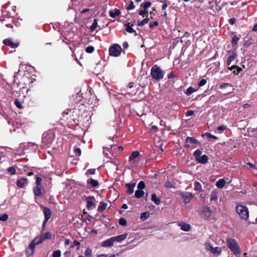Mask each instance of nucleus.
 <instances>
[{
  "mask_svg": "<svg viewBox=\"0 0 257 257\" xmlns=\"http://www.w3.org/2000/svg\"><path fill=\"white\" fill-rule=\"evenodd\" d=\"M126 31L130 33H133L135 32V31L134 30L132 27L129 25H126Z\"/></svg>",
  "mask_w": 257,
  "mask_h": 257,
  "instance_id": "09e8293b",
  "label": "nucleus"
},
{
  "mask_svg": "<svg viewBox=\"0 0 257 257\" xmlns=\"http://www.w3.org/2000/svg\"><path fill=\"white\" fill-rule=\"evenodd\" d=\"M109 14L110 17L114 18L120 14V11L119 10H115L114 12L110 11Z\"/></svg>",
  "mask_w": 257,
  "mask_h": 257,
  "instance_id": "5701e85b",
  "label": "nucleus"
},
{
  "mask_svg": "<svg viewBox=\"0 0 257 257\" xmlns=\"http://www.w3.org/2000/svg\"><path fill=\"white\" fill-rule=\"evenodd\" d=\"M87 182L94 187H96L98 185V182L93 179H88Z\"/></svg>",
  "mask_w": 257,
  "mask_h": 257,
  "instance_id": "bb28decb",
  "label": "nucleus"
},
{
  "mask_svg": "<svg viewBox=\"0 0 257 257\" xmlns=\"http://www.w3.org/2000/svg\"><path fill=\"white\" fill-rule=\"evenodd\" d=\"M228 68L231 70L234 68H236V72L235 71H233L234 74H238L242 70V69L240 67H239L236 65L232 66L231 67Z\"/></svg>",
  "mask_w": 257,
  "mask_h": 257,
  "instance_id": "2f4dec72",
  "label": "nucleus"
},
{
  "mask_svg": "<svg viewBox=\"0 0 257 257\" xmlns=\"http://www.w3.org/2000/svg\"><path fill=\"white\" fill-rule=\"evenodd\" d=\"M139 155L140 153L138 151L133 152L129 157V162L131 163H134L135 162V159L137 158Z\"/></svg>",
  "mask_w": 257,
  "mask_h": 257,
  "instance_id": "dca6fc26",
  "label": "nucleus"
},
{
  "mask_svg": "<svg viewBox=\"0 0 257 257\" xmlns=\"http://www.w3.org/2000/svg\"><path fill=\"white\" fill-rule=\"evenodd\" d=\"M159 25V23L157 21H155L153 23V24L150 23L149 24V26L151 28H153L155 26H157Z\"/></svg>",
  "mask_w": 257,
  "mask_h": 257,
  "instance_id": "680f3d73",
  "label": "nucleus"
},
{
  "mask_svg": "<svg viewBox=\"0 0 257 257\" xmlns=\"http://www.w3.org/2000/svg\"><path fill=\"white\" fill-rule=\"evenodd\" d=\"M204 245L205 246L206 249H207V250H209L210 251L211 250V248L213 247L208 242H206L205 243Z\"/></svg>",
  "mask_w": 257,
  "mask_h": 257,
  "instance_id": "052dcab7",
  "label": "nucleus"
},
{
  "mask_svg": "<svg viewBox=\"0 0 257 257\" xmlns=\"http://www.w3.org/2000/svg\"><path fill=\"white\" fill-rule=\"evenodd\" d=\"M152 4L150 2H147L141 5V7H143L144 9H147L151 6Z\"/></svg>",
  "mask_w": 257,
  "mask_h": 257,
  "instance_id": "58836bf2",
  "label": "nucleus"
},
{
  "mask_svg": "<svg viewBox=\"0 0 257 257\" xmlns=\"http://www.w3.org/2000/svg\"><path fill=\"white\" fill-rule=\"evenodd\" d=\"M43 212L45 215V219L43 222V226H44L46 222L51 218L52 213L50 209L46 207H44Z\"/></svg>",
  "mask_w": 257,
  "mask_h": 257,
  "instance_id": "423d86ee",
  "label": "nucleus"
},
{
  "mask_svg": "<svg viewBox=\"0 0 257 257\" xmlns=\"http://www.w3.org/2000/svg\"><path fill=\"white\" fill-rule=\"evenodd\" d=\"M205 135L208 137V138H211V139H217V137L214 136V135H212V134L209 133H206L205 134Z\"/></svg>",
  "mask_w": 257,
  "mask_h": 257,
  "instance_id": "4d7b16f0",
  "label": "nucleus"
},
{
  "mask_svg": "<svg viewBox=\"0 0 257 257\" xmlns=\"http://www.w3.org/2000/svg\"><path fill=\"white\" fill-rule=\"evenodd\" d=\"M230 86H231V85L230 84L227 83H224L220 85L219 88L223 89V88H227L228 87H230Z\"/></svg>",
  "mask_w": 257,
  "mask_h": 257,
  "instance_id": "603ef678",
  "label": "nucleus"
},
{
  "mask_svg": "<svg viewBox=\"0 0 257 257\" xmlns=\"http://www.w3.org/2000/svg\"><path fill=\"white\" fill-rule=\"evenodd\" d=\"M74 152L76 156H80L81 155V150L79 148H76L74 149Z\"/></svg>",
  "mask_w": 257,
  "mask_h": 257,
  "instance_id": "6e6d98bb",
  "label": "nucleus"
},
{
  "mask_svg": "<svg viewBox=\"0 0 257 257\" xmlns=\"http://www.w3.org/2000/svg\"><path fill=\"white\" fill-rule=\"evenodd\" d=\"M149 22V19L148 18H145L144 20L142 21H138L137 22V25L139 26H144L145 24H147Z\"/></svg>",
  "mask_w": 257,
  "mask_h": 257,
  "instance_id": "7c9ffc66",
  "label": "nucleus"
},
{
  "mask_svg": "<svg viewBox=\"0 0 257 257\" xmlns=\"http://www.w3.org/2000/svg\"><path fill=\"white\" fill-rule=\"evenodd\" d=\"M207 81L205 79H201L199 82V86L201 87L206 84Z\"/></svg>",
  "mask_w": 257,
  "mask_h": 257,
  "instance_id": "864d4df0",
  "label": "nucleus"
},
{
  "mask_svg": "<svg viewBox=\"0 0 257 257\" xmlns=\"http://www.w3.org/2000/svg\"><path fill=\"white\" fill-rule=\"evenodd\" d=\"M148 11L146 9H144V10H141L139 12V14L141 16H144V15L148 14Z\"/></svg>",
  "mask_w": 257,
  "mask_h": 257,
  "instance_id": "13d9d810",
  "label": "nucleus"
},
{
  "mask_svg": "<svg viewBox=\"0 0 257 257\" xmlns=\"http://www.w3.org/2000/svg\"><path fill=\"white\" fill-rule=\"evenodd\" d=\"M149 217V214L148 212H143L141 214V218L143 220H146Z\"/></svg>",
  "mask_w": 257,
  "mask_h": 257,
  "instance_id": "ea45409f",
  "label": "nucleus"
},
{
  "mask_svg": "<svg viewBox=\"0 0 257 257\" xmlns=\"http://www.w3.org/2000/svg\"><path fill=\"white\" fill-rule=\"evenodd\" d=\"M208 160V156L205 155H204L200 157V158L197 160V161L201 164H205L207 162Z\"/></svg>",
  "mask_w": 257,
  "mask_h": 257,
  "instance_id": "aec40b11",
  "label": "nucleus"
},
{
  "mask_svg": "<svg viewBox=\"0 0 257 257\" xmlns=\"http://www.w3.org/2000/svg\"><path fill=\"white\" fill-rule=\"evenodd\" d=\"M61 251L60 250H56L53 252V257H60Z\"/></svg>",
  "mask_w": 257,
  "mask_h": 257,
  "instance_id": "49530a36",
  "label": "nucleus"
},
{
  "mask_svg": "<svg viewBox=\"0 0 257 257\" xmlns=\"http://www.w3.org/2000/svg\"><path fill=\"white\" fill-rule=\"evenodd\" d=\"M144 194L145 193L144 191L138 189L136 191L135 196L137 198H140L143 197L144 195Z\"/></svg>",
  "mask_w": 257,
  "mask_h": 257,
  "instance_id": "a878e982",
  "label": "nucleus"
},
{
  "mask_svg": "<svg viewBox=\"0 0 257 257\" xmlns=\"http://www.w3.org/2000/svg\"><path fill=\"white\" fill-rule=\"evenodd\" d=\"M125 185L127 187V193L128 194H133L134 192V189L136 186V183H128Z\"/></svg>",
  "mask_w": 257,
  "mask_h": 257,
  "instance_id": "2eb2a0df",
  "label": "nucleus"
},
{
  "mask_svg": "<svg viewBox=\"0 0 257 257\" xmlns=\"http://www.w3.org/2000/svg\"><path fill=\"white\" fill-rule=\"evenodd\" d=\"M194 114V111L193 110H189L186 113V116H189L192 115Z\"/></svg>",
  "mask_w": 257,
  "mask_h": 257,
  "instance_id": "69168bd1",
  "label": "nucleus"
},
{
  "mask_svg": "<svg viewBox=\"0 0 257 257\" xmlns=\"http://www.w3.org/2000/svg\"><path fill=\"white\" fill-rule=\"evenodd\" d=\"M40 236L44 241L45 239L51 238V234L49 232H46L42 233Z\"/></svg>",
  "mask_w": 257,
  "mask_h": 257,
  "instance_id": "393cba45",
  "label": "nucleus"
},
{
  "mask_svg": "<svg viewBox=\"0 0 257 257\" xmlns=\"http://www.w3.org/2000/svg\"><path fill=\"white\" fill-rule=\"evenodd\" d=\"M225 184V181L223 179H220L216 183V186L218 188H222Z\"/></svg>",
  "mask_w": 257,
  "mask_h": 257,
  "instance_id": "412c9836",
  "label": "nucleus"
},
{
  "mask_svg": "<svg viewBox=\"0 0 257 257\" xmlns=\"http://www.w3.org/2000/svg\"><path fill=\"white\" fill-rule=\"evenodd\" d=\"M85 255L86 257H92V251L90 247H87L85 251Z\"/></svg>",
  "mask_w": 257,
  "mask_h": 257,
  "instance_id": "c756f323",
  "label": "nucleus"
},
{
  "mask_svg": "<svg viewBox=\"0 0 257 257\" xmlns=\"http://www.w3.org/2000/svg\"><path fill=\"white\" fill-rule=\"evenodd\" d=\"M43 241V240L42 239V238L41 237V236L39 237H36L35 238L33 242L36 244V245H37L41 242H42Z\"/></svg>",
  "mask_w": 257,
  "mask_h": 257,
  "instance_id": "4c0bfd02",
  "label": "nucleus"
},
{
  "mask_svg": "<svg viewBox=\"0 0 257 257\" xmlns=\"http://www.w3.org/2000/svg\"><path fill=\"white\" fill-rule=\"evenodd\" d=\"M87 172L90 174H94L95 172V170L94 169H89Z\"/></svg>",
  "mask_w": 257,
  "mask_h": 257,
  "instance_id": "338daca9",
  "label": "nucleus"
},
{
  "mask_svg": "<svg viewBox=\"0 0 257 257\" xmlns=\"http://www.w3.org/2000/svg\"><path fill=\"white\" fill-rule=\"evenodd\" d=\"M97 27V20L95 19L90 26V30L91 32L94 31Z\"/></svg>",
  "mask_w": 257,
  "mask_h": 257,
  "instance_id": "c9c22d12",
  "label": "nucleus"
},
{
  "mask_svg": "<svg viewBox=\"0 0 257 257\" xmlns=\"http://www.w3.org/2000/svg\"><path fill=\"white\" fill-rule=\"evenodd\" d=\"M151 200L154 202L155 204L157 205L161 204L160 200L157 197V195L155 193L152 195Z\"/></svg>",
  "mask_w": 257,
  "mask_h": 257,
  "instance_id": "b1692460",
  "label": "nucleus"
},
{
  "mask_svg": "<svg viewBox=\"0 0 257 257\" xmlns=\"http://www.w3.org/2000/svg\"><path fill=\"white\" fill-rule=\"evenodd\" d=\"M121 50L122 49L119 45L114 44L109 48V54L111 56L117 57L120 55Z\"/></svg>",
  "mask_w": 257,
  "mask_h": 257,
  "instance_id": "20e7f679",
  "label": "nucleus"
},
{
  "mask_svg": "<svg viewBox=\"0 0 257 257\" xmlns=\"http://www.w3.org/2000/svg\"><path fill=\"white\" fill-rule=\"evenodd\" d=\"M218 199V191L216 190L211 192L210 195V201H216Z\"/></svg>",
  "mask_w": 257,
  "mask_h": 257,
  "instance_id": "a211bd4d",
  "label": "nucleus"
},
{
  "mask_svg": "<svg viewBox=\"0 0 257 257\" xmlns=\"http://www.w3.org/2000/svg\"><path fill=\"white\" fill-rule=\"evenodd\" d=\"M194 190L196 191L200 192L202 191L201 184L197 181H195L194 183Z\"/></svg>",
  "mask_w": 257,
  "mask_h": 257,
  "instance_id": "4be33fe9",
  "label": "nucleus"
},
{
  "mask_svg": "<svg viewBox=\"0 0 257 257\" xmlns=\"http://www.w3.org/2000/svg\"><path fill=\"white\" fill-rule=\"evenodd\" d=\"M186 141L187 143H190V144H198V141L190 137H187L186 139Z\"/></svg>",
  "mask_w": 257,
  "mask_h": 257,
  "instance_id": "cd10ccee",
  "label": "nucleus"
},
{
  "mask_svg": "<svg viewBox=\"0 0 257 257\" xmlns=\"http://www.w3.org/2000/svg\"><path fill=\"white\" fill-rule=\"evenodd\" d=\"M15 104H16V105L17 106V107L18 108H19L20 109L22 108L21 103L19 100H16V101L15 102Z\"/></svg>",
  "mask_w": 257,
  "mask_h": 257,
  "instance_id": "bf43d9fd",
  "label": "nucleus"
},
{
  "mask_svg": "<svg viewBox=\"0 0 257 257\" xmlns=\"http://www.w3.org/2000/svg\"><path fill=\"white\" fill-rule=\"evenodd\" d=\"M202 215L204 218H209L211 215V210L210 207L207 206H204L202 208Z\"/></svg>",
  "mask_w": 257,
  "mask_h": 257,
  "instance_id": "0eeeda50",
  "label": "nucleus"
},
{
  "mask_svg": "<svg viewBox=\"0 0 257 257\" xmlns=\"http://www.w3.org/2000/svg\"><path fill=\"white\" fill-rule=\"evenodd\" d=\"M28 180L27 178H22L17 180V185L20 188H23L28 184Z\"/></svg>",
  "mask_w": 257,
  "mask_h": 257,
  "instance_id": "9b49d317",
  "label": "nucleus"
},
{
  "mask_svg": "<svg viewBox=\"0 0 257 257\" xmlns=\"http://www.w3.org/2000/svg\"><path fill=\"white\" fill-rule=\"evenodd\" d=\"M107 204L106 203H101V205L98 208V211L102 212L107 207Z\"/></svg>",
  "mask_w": 257,
  "mask_h": 257,
  "instance_id": "473e14b6",
  "label": "nucleus"
},
{
  "mask_svg": "<svg viewBox=\"0 0 257 257\" xmlns=\"http://www.w3.org/2000/svg\"><path fill=\"white\" fill-rule=\"evenodd\" d=\"M239 38L236 36H234L232 37L231 43L232 44L233 47H234V46L237 45V42L239 41Z\"/></svg>",
  "mask_w": 257,
  "mask_h": 257,
  "instance_id": "f704fd0d",
  "label": "nucleus"
},
{
  "mask_svg": "<svg viewBox=\"0 0 257 257\" xmlns=\"http://www.w3.org/2000/svg\"><path fill=\"white\" fill-rule=\"evenodd\" d=\"M8 172L10 175H14L16 173V170L13 167H10L8 168Z\"/></svg>",
  "mask_w": 257,
  "mask_h": 257,
  "instance_id": "c03bdc74",
  "label": "nucleus"
},
{
  "mask_svg": "<svg viewBox=\"0 0 257 257\" xmlns=\"http://www.w3.org/2000/svg\"><path fill=\"white\" fill-rule=\"evenodd\" d=\"M182 197L183 198L185 204L188 203L191 199L193 197V195L189 192H182L181 194Z\"/></svg>",
  "mask_w": 257,
  "mask_h": 257,
  "instance_id": "1a4fd4ad",
  "label": "nucleus"
},
{
  "mask_svg": "<svg viewBox=\"0 0 257 257\" xmlns=\"http://www.w3.org/2000/svg\"><path fill=\"white\" fill-rule=\"evenodd\" d=\"M236 22V19L234 18H231L229 20V23L231 25H233Z\"/></svg>",
  "mask_w": 257,
  "mask_h": 257,
  "instance_id": "0e129e2a",
  "label": "nucleus"
},
{
  "mask_svg": "<svg viewBox=\"0 0 257 257\" xmlns=\"http://www.w3.org/2000/svg\"><path fill=\"white\" fill-rule=\"evenodd\" d=\"M179 226L181 227V229L185 231H188L191 229V226L189 224L183 223L179 224Z\"/></svg>",
  "mask_w": 257,
  "mask_h": 257,
  "instance_id": "f3484780",
  "label": "nucleus"
},
{
  "mask_svg": "<svg viewBox=\"0 0 257 257\" xmlns=\"http://www.w3.org/2000/svg\"><path fill=\"white\" fill-rule=\"evenodd\" d=\"M36 244L32 241L29 245V248L32 251L34 250Z\"/></svg>",
  "mask_w": 257,
  "mask_h": 257,
  "instance_id": "e2e57ef3",
  "label": "nucleus"
},
{
  "mask_svg": "<svg viewBox=\"0 0 257 257\" xmlns=\"http://www.w3.org/2000/svg\"><path fill=\"white\" fill-rule=\"evenodd\" d=\"M42 186H37L33 188V192L35 196H41L42 195Z\"/></svg>",
  "mask_w": 257,
  "mask_h": 257,
  "instance_id": "ddd939ff",
  "label": "nucleus"
},
{
  "mask_svg": "<svg viewBox=\"0 0 257 257\" xmlns=\"http://www.w3.org/2000/svg\"><path fill=\"white\" fill-rule=\"evenodd\" d=\"M168 7V4L166 2H164L163 6H162V10H165Z\"/></svg>",
  "mask_w": 257,
  "mask_h": 257,
  "instance_id": "774afa93",
  "label": "nucleus"
},
{
  "mask_svg": "<svg viewBox=\"0 0 257 257\" xmlns=\"http://www.w3.org/2000/svg\"><path fill=\"white\" fill-rule=\"evenodd\" d=\"M3 43L6 45L9 46L13 48H17L19 46L18 43L13 42L12 39H9L4 40Z\"/></svg>",
  "mask_w": 257,
  "mask_h": 257,
  "instance_id": "9d476101",
  "label": "nucleus"
},
{
  "mask_svg": "<svg viewBox=\"0 0 257 257\" xmlns=\"http://www.w3.org/2000/svg\"><path fill=\"white\" fill-rule=\"evenodd\" d=\"M9 216L7 214L5 213L0 215V221H5L8 220Z\"/></svg>",
  "mask_w": 257,
  "mask_h": 257,
  "instance_id": "37998d69",
  "label": "nucleus"
},
{
  "mask_svg": "<svg viewBox=\"0 0 257 257\" xmlns=\"http://www.w3.org/2000/svg\"><path fill=\"white\" fill-rule=\"evenodd\" d=\"M119 224L122 226H125L126 225V221L123 218H120L119 220Z\"/></svg>",
  "mask_w": 257,
  "mask_h": 257,
  "instance_id": "de8ad7c7",
  "label": "nucleus"
},
{
  "mask_svg": "<svg viewBox=\"0 0 257 257\" xmlns=\"http://www.w3.org/2000/svg\"><path fill=\"white\" fill-rule=\"evenodd\" d=\"M54 138L55 135L53 133H47L43 135L42 141L44 144L49 145L53 142Z\"/></svg>",
  "mask_w": 257,
  "mask_h": 257,
  "instance_id": "39448f33",
  "label": "nucleus"
},
{
  "mask_svg": "<svg viewBox=\"0 0 257 257\" xmlns=\"http://www.w3.org/2000/svg\"><path fill=\"white\" fill-rule=\"evenodd\" d=\"M135 8V6L133 1H131L129 5L126 7V9L128 11L132 10L134 9Z\"/></svg>",
  "mask_w": 257,
  "mask_h": 257,
  "instance_id": "a18cd8bd",
  "label": "nucleus"
},
{
  "mask_svg": "<svg viewBox=\"0 0 257 257\" xmlns=\"http://www.w3.org/2000/svg\"><path fill=\"white\" fill-rule=\"evenodd\" d=\"M127 236V233H124L123 234H121V235H118V236H114V237H112L113 238V240H114V242L115 241H117L118 242H120L122 240L125 239L126 238Z\"/></svg>",
  "mask_w": 257,
  "mask_h": 257,
  "instance_id": "4468645a",
  "label": "nucleus"
},
{
  "mask_svg": "<svg viewBox=\"0 0 257 257\" xmlns=\"http://www.w3.org/2000/svg\"><path fill=\"white\" fill-rule=\"evenodd\" d=\"M236 211L242 219L246 220L248 218L249 215L247 207L242 205H237Z\"/></svg>",
  "mask_w": 257,
  "mask_h": 257,
  "instance_id": "7ed1b4c3",
  "label": "nucleus"
},
{
  "mask_svg": "<svg viewBox=\"0 0 257 257\" xmlns=\"http://www.w3.org/2000/svg\"><path fill=\"white\" fill-rule=\"evenodd\" d=\"M114 241L112 237L106 239L102 243V246L103 247H110L113 245Z\"/></svg>",
  "mask_w": 257,
  "mask_h": 257,
  "instance_id": "f8f14e48",
  "label": "nucleus"
},
{
  "mask_svg": "<svg viewBox=\"0 0 257 257\" xmlns=\"http://www.w3.org/2000/svg\"><path fill=\"white\" fill-rule=\"evenodd\" d=\"M227 128L225 125H221L217 127V130L219 131L223 132Z\"/></svg>",
  "mask_w": 257,
  "mask_h": 257,
  "instance_id": "5fc2aeb1",
  "label": "nucleus"
},
{
  "mask_svg": "<svg viewBox=\"0 0 257 257\" xmlns=\"http://www.w3.org/2000/svg\"><path fill=\"white\" fill-rule=\"evenodd\" d=\"M145 186H146L144 182L141 181L139 183L138 185V188L139 190H142L144 189L145 188Z\"/></svg>",
  "mask_w": 257,
  "mask_h": 257,
  "instance_id": "a19ab883",
  "label": "nucleus"
},
{
  "mask_svg": "<svg viewBox=\"0 0 257 257\" xmlns=\"http://www.w3.org/2000/svg\"><path fill=\"white\" fill-rule=\"evenodd\" d=\"M151 75L156 80H160L164 77V73L162 69L157 65L153 66L151 70Z\"/></svg>",
  "mask_w": 257,
  "mask_h": 257,
  "instance_id": "f03ea898",
  "label": "nucleus"
},
{
  "mask_svg": "<svg viewBox=\"0 0 257 257\" xmlns=\"http://www.w3.org/2000/svg\"><path fill=\"white\" fill-rule=\"evenodd\" d=\"M201 154L202 152L198 149L195 151L194 153V156L196 161L200 158V157H201Z\"/></svg>",
  "mask_w": 257,
  "mask_h": 257,
  "instance_id": "72a5a7b5",
  "label": "nucleus"
},
{
  "mask_svg": "<svg viewBox=\"0 0 257 257\" xmlns=\"http://www.w3.org/2000/svg\"><path fill=\"white\" fill-rule=\"evenodd\" d=\"M165 187L168 188H175L174 185L170 181H167L165 184Z\"/></svg>",
  "mask_w": 257,
  "mask_h": 257,
  "instance_id": "79ce46f5",
  "label": "nucleus"
},
{
  "mask_svg": "<svg viewBox=\"0 0 257 257\" xmlns=\"http://www.w3.org/2000/svg\"><path fill=\"white\" fill-rule=\"evenodd\" d=\"M42 181V180L40 177H37L36 179V184L37 186H41V185Z\"/></svg>",
  "mask_w": 257,
  "mask_h": 257,
  "instance_id": "3c124183",
  "label": "nucleus"
},
{
  "mask_svg": "<svg viewBox=\"0 0 257 257\" xmlns=\"http://www.w3.org/2000/svg\"><path fill=\"white\" fill-rule=\"evenodd\" d=\"M195 91H196V90L195 89V88H194L193 87H189L187 89L186 94L187 95H189Z\"/></svg>",
  "mask_w": 257,
  "mask_h": 257,
  "instance_id": "e433bc0d",
  "label": "nucleus"
},
{
  "mask_svg": "<svg viewBox=\"0 0 257 257\" xmlns=\"http://www.w3.org/2000/svg\"><path fill=\"white\" fill-rule=\"evenodd\" d=\"M236 55L235 54H233L231 55H230L228 56L227 59V65H229L232 61H233L234 59L235 58Z\"/></svg>",
  "mask_w": 257,
  "mask_h": 257,
  "instance_id": "c85d7f7f",
  "label": "nucleus"
},
{
  "mask_svg": "<svg viewBox=\"0 0 257 257\" xmlns=\"http://www.w3.org/2000/svg\"><path fill=\"white\" fill-rule=\"evenodd\" d=\"M211 252L213 254H220L222 252V249L221 247L216 246V247H212L210 250Z\"/></svg>",
  "mask_w": 257,
  "mask_h": 257,
  "instance_id": "6ab92c4d",
  "label": "nucleus"
},
{
  "mask_svg": "<svg viewBox=\"0 0 257 257\" xmlns=\"http://www.w3.org/2000/svg\"><path fill=\"white\" fill-rule=\"evenodd\" d=\"M94 50L93 46H88L86 48V52L89 53H92Z\"/></svg>",
  "mask_w": 257,
  "mask_h": 257,
  "instance_id": "8fccbe9b",
  "label": "nucleus"
},
{
  "mask_svg": "<svg viewBox=\"0 0 257 257\" xmlns=\"http://www.w3.org/2000/svg\"><path fill=\"white\" fill-rule=\"evenodd\" d=\"M94 197L93 196H89L86 198L87 208L89 210H92L95 208V203L94 202Z\"/></svg>",
  "mask_w": 257,
  "mask_h": 257,
  "instance_id": "6e6552de",
  "label": "nucleus"
},
{
  "mask_svg": "<svg viewBox=\"0 0 257 257\" xmlns=\"http://www.w3.org/2000/svg\"><path fill=\"white\" fill-rule=\"evenodd\" d=\"M226 245L237 257H239L241 254L240 247L235 239L228 238L226 240Z\"/></svg>",
  "mask_w": 257,
  "mask_h": 257,
  "instance_id": "f257e3e1",
  "label": "nucleus"
}]
</instances>
